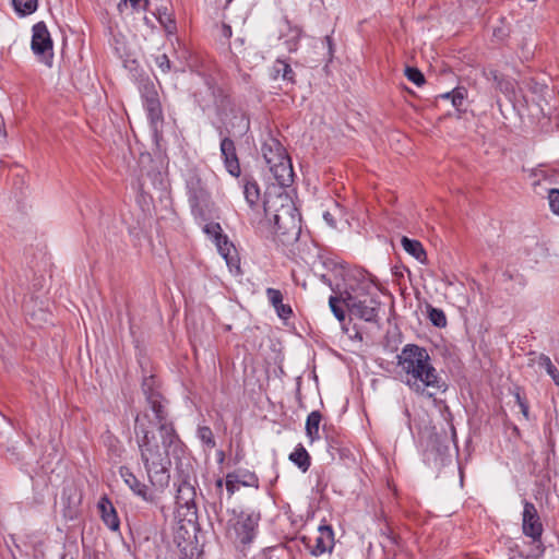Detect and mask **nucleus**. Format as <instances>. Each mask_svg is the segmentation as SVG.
<instances>
[{
  "label": "nucleus",
  "instance_id": "obj_1",
  "mask_svg": "<svg viewBox=\"0 0 559 559\" xmlns=\"http://www.w3.org/2000/svg\"><path fill=\"white\" fill-rule=\"evenodd\" d=\"M152 424L147 413L138 414L134 419V433L148 481L156 490L162 491L170 481V456L179 459L186 447L175 428L163 426L155 433L151 429Z\"/></svg>",
  "mask_w": 559,
  "mask_h": 559
},
{
  "label": "nucleus",
  "instance_id": "obj_2",
  "mask_svg": "<svg viewBox=\"0 0 559 559\" xmlns=\"http://www.w3.org/2000/svg\"><path fill=\"white\" fill-rule=\"evenodd\" d=\"M402 382L417 395L433 397L448 385L432 364L428 350L417 344H406L396 356Z\"/></svg>",
  "mask_w": 559,
  "mask_h": 559
},
{
  "label": "nucleus",
  "instance_id": "obj_3",
  "mask_svg": "<svg viewBox=\"0 0 559 559\" xmlns=\"http://www.w3.org/2000/svg\"><path fill=\"white\" fill-rule=\"evenodd\" d=\"M206 94L213 99L223 126L217 128L219 136L241 138L250 129V119L243 107L235 103L211 76L205 78Z\"/></svg>",
  "mask_w": 559,
  "mask_h": 559
},
{
  "label": "nucleus",
  "instance_id": "obj_4",
  "mask_svg": "<svg viewBox=\"0 0 559 559\" xmlns=\"http://www.w3.org/2000/svg\"><path fill=\"white\" fill-rule=\"evenodd\" d=\"M343 302L350 318L378 323L381 301L371 282L362 280L348 285L343 292Z\"/></svg>",
  "mask_w": 559,
  "mask_h": 559
},
{
  "label": "nucleus",
  "instance_id": "obj_5",
  "mask_svg": "<svg viewBox=\"0 0 559 559\" xmlns=\"http://www.w3.org/2000/svg\"><path fill=\"white\" fill-rule=\"evenodd\" d=\"M276 203H280V206L275 207L273 214V234L282 243H292L298 240L301 233L300 213L287 195H278L274 201L270 199L263 201L266 217Z\"/></svg>",
  "mask_w": 559,
  "mask_h": 559
},
{
  "label": "nucleus",
  "instance_id": "obj_6",
  "mask_svg": "<svg viewBox=\"0 0 559 559\" xmlns=\"http://www.w3.org/2000/svg\"><path fill=\"white\" fill-rule=\"evenodd\" d=\"M186 189L191 213L195 218L206 219L211 194L200 175L192 170L186 178Z\"/></svg>",
  "mask_w": 559,
  "mask_h": 559
},
{
  "label": "nucleus",
  "instance_id": "obj_7",
  "mask_svg": "<svg viewBox=\"0 0 559 559\" xmlns=\"http://www.w3.org/2000/svg\"><path fill=\"white\" fill-rule=\"evenodd\" d=\"M522 530L525 536L532 538L531 548L526 557L537 558L540 557L544 551V545L542 543V534L544 532L540 518L534 503L525 500L522 513Z\"/></svg>",
  "mask_w": 559,
  "mask_h": 559
},
{
  "label": "nucleus",
  "instance_id": "obj_8",
  "mask_svg": "<svg viewBox=\"0 0 559 559\" xmlns=\"http://www.w3.org/2000/svg\"><path fill=\"white\" fill-rule=\"evenodd\" d=\"M155 385L156 380L153 376L143 379L142 391L150 409L154 414V424L157 427V432H159L163 426H169L170 428H175V426L173 421L168 419V401L155 389Z\"/></svg>",
  "mask_w": 559,
  "mask_h": 559
},
{
  "label": "nucleus",
  "instance_id": "obj_9",
  "mask_svg": "<svg viewBox=\"0 0 559 559\" xmlns=\"http://www.w3.org/2000/svg\"><path fill=\"white\" fill-rule=\"evenodd\" d=\"M31 48L34 55L46 66H51L53 59V44L45 22H37L32 28Z\"/></svg>",
  "mask_w": 559,
  "mask_h": 559
},
{
  "label": "nucleus",
  "instance_id": "obj_10",
  "mask_svg": "<svg viewBox=\"0 0 559 559\" xmlns=\"http://www.w3.org/2000/svg\"><path fill=\"white\" fill-rule=\"evenodd\" d=\"M259 521L260 513H248L242 511L237 515L236 521L231 524V527L234 530L236 540L242 547H246L253 542L257 535Z\"/></svg>",
  "mask_w": 559,
  "mask_h": 559
},
{
  "label": "nucleus",
  "instance_id": "obj_11",
  "mask_svg": "<svg viewBox=\"0 0 559 559\" xmlns=\"http://www.w3.org/2000/svg\"><path fill=\"white\" fill-rule=\"evenodd\" d=\"M301 543L310 555L314 557L322 556L325 552H332L334 547V532L331 525H320L318 534L314 537L302 536Z\"/></svg>",
  "mask_w": 559,
  "mask_h": 559
},
{
  "label": "nucleus",
  "instance_id": "obj_12",
  "mask_svg": "<svg viewBox=\"0 0 559 559\" xmlns=\"http://www.w3.org/2000/svg\"><path fill=\"white\" fill-rule=\"evenodd\" d=\"M219 151L228 174L239 177L241 169L234 140L228 135L221 136Z\"/></svg>",
  "mask_w": 559,
  "mask_h": 559
},
{
  "label": "nucleus",
  "instance_id": "obj_13",
  "mask_svg": "<svg viewBox=\"0 0 559 559\" xmlns=\"http://www.w3.org/2000/svg\"><path fill=\"white\" fill-rule=\"evenodd\" d=\"M119 475L134 495L145 501L154 500V497L148 487L142 483L128 466H120Z\"/></svg>",
  "mask_w": 559,
  "mask_h": 559
},
{
  "label": "nucleus",
  "instance_id": "obj_14",
  "mask_svg": "<svg viewBox=\"0 0 559 559\" xmlns=\"http://www.w3.org/2000/svg\"><path fill=\"white\" fill-rule=\"evenodd\" d=\"M261 152L269 168L289 157L280 141L274 138H269L262 144Z\"/></svg>",
  "mask_w": 559,
  "mask_h": 559
},
{
  "label": "nucleus",
  "instance_id": "obj_15",
  "mask_svg": "<svg viewBox=\"0 0 559 559\" xmlns=\"http://www.w3.org/2000/svg\"><path fill=\"white\" fill-rule=\"evenodd\" d=\"M189 476L183 477L177 488L176 503L179 508L195 509L197 491Z\"/></svg>",
  "mask_w": 559,
  "mask_h": 559
},
{
  "label": "nucleus",
  "instance_id": "obj_16",
  "mask_svg": "<svg viewBox=\"0 0 559 559\" xmlns=\"http://www.w3.org/2000/svg\"><path fill=\"white\" fill-rule=\"evenodd\" d=\"M98 510L100 518L106 526L111 531H118L120 527V521L117 511L107 496H103L98 501Z\"/></svg>",
  "mask_w": 559,
  "mask_h": 559
},
{
  "label": "nucleus",
  "instance_id": "obj_17",
  "mask_svg": "<svg viewBox=\"0 0 559 559\" xmlns=\"http://www.w3.org/2000/svg\"><path fill=\"white\" fill-rule=\"evenodd\" d=\"M215 246L219 252V254L225 259L228 267L230 270L236 269L240 270V259L234 243L228 239L227 235H225V242L223 239L215 242Z\"/></svg>",
  "mask_w": 559,
  "mask_h": 559
},
{
  "label": "nucleus",
  "instance_id": "obj_18",
  "mask_svg": "<svg viewBox=\"0 0 559 559\" xmlns=\"http://www.w3.org/2000/svg\"><path fill=\"white\" fill-rule=\"evenodd\" d=\"M269 169L272 173L278 186L289 187L293 183L294 170L289 157L276 164V166L270 167Z\"/></svg>",
  "mask_w": 559,
  "mask_h": 559
},
{
  "label": "nucleus",
  "instance_id": "obj_19",
  "mask_svg": "<svg viewBox=\"0 0 559 559\" xmlns=\"http://www.w3.org/2000/svg\"><path fill=\"white\" fill-rule=\"evenodd\" d=\"M272 78H281L287 84L294 85L296 83V73L292 66L285 59H276L272 67Z\"/></svg>",
  "mask_w": 559,
  "mask_h": 559
},
{
  "label": "nucleus",
  "instance_id": "obj_20",
  "mask_svg": "<svg viewBox=\"0 0 559 559\" xmlns=\"http://www.w3.org/2000/svg\"><path fill=\"white\" fill-rule=\"evenodd\" d=\"M403 249L420 263H426L427 253L420 241L403 236L401 239Z\"/></svg>",
  "mask_w": 559,
  "mask_h": 559
},
{
  "label": "nucleus",
  "instance_id": "obj_21",
  "mask_svg": "<svg viewBox=\"0 0 559 559\" xmlns=\"http://www.w3.org/2000/svg\"><path fill=\"white\" fill-rule=\"evenodd\" d=\"M143 106L146 110L147 119L150 120L151 124L156 126L163 121L164 116L159 97L144 102Z\"/></svg>",
  "mask_w": 559,
  "mask_h": 559
},
{
  "label": "nucleus",
  "instance_id": "obj_22",
  "mask_svg": "<svg viewBox=\"0 0 559 559\" xmlns=\"http://www.w3.org/2000/svg\"><path fill=\"white\" fill-rule=\"evenodd\" d=\"M289 460L304 473L307 472L311 465V457L302 444L296 447L294 452L289 454Z\"/></svg>",
  "mask_w": 559,
  "mask_h": 559
},
{
  "label": "nucleus",
  "instance_id": "obj_23",
  "mask_svg": "<svg viewBox=\"0 0 559 559\" xmlns=\"http://www.w3.org/2000/svg\"><path fill=\"white\" fill-rule=\"evenodd\" d=\"M322 415L319 411L311 412L306 421V433L311 441L319 439V426Z\"/></svg>",
  "mask_w": 559,
  "mask_h": 559
},
{
  "label": "nucleus",
  "instance_id": "obj_24",
  "mask_svg": "<svg viewBox=\"0 0 559 559\" xmlns=\"http://www.w3.org/2000/svg\"><path fill=\"white\" fill-rule=\"evenodd\" d=\"M243 194L250 207H253L260 201V188L254 180L245 179Z\"/></svg>",
  "mask_w": 559,
  "mask_h": 559
},
{
  "label": "nucleus",
  "instance_id": "obj_25",
  "mask_svg": "<svg viewBox=\"0 0 559 559\" xmlns=\"http://www.w3.org/2000/svg\"><path fill=\"white\" fill-rule=\"evenodd\" d=\"M329 306L334 317L343 323L346 319V307L343 302V292L338 296H330Z\"/></svg>",
  "mask_w": 559,
  "mask_h": 559
},
{
  "label": "nucleus",
  "instance_id": "obj_26",
  "mask_svg": "<svg viewBox=\"0 0 559 559\" xmlns=\"http://www.w3.org/2000/svg\"><path fill=\"white\" fill-rule=\"evenodd\" d=\"M14 10L22 16L34 13L38 8V0H12Z\"/></svg>",
  "mask_w": 559,
  "mask_h": 559
},
{
  "label": "nucleus",
  "instance_id": "obj_27",
  "mask_svg": "<svg viewBox=\"0 0 559 559\" xmlns=\"http://www.w3.org/2000/svg\"><path fill=\"white\" fill-rule=\"evenodd\" d=\"M80 502L81 497H79L76 500L72 497L67 498V504L64 506L62 510L63 518L66 520L73 521L79 518L80 515Z\"/></svg>",
  "mask_w": 559,
  "mask_h": 559
},
{
  "label": "nucleus",
  "instance_id": "obj_28",
  "mask_svg": "<svg viewBox=\"0 0 559 559\" xmlns=\"http://www.w3.org/2000/svg\"><path fill=\"white\" fill-rule=\"evenodd\" d=\"M139 90L143 103L159 97L155 84L148 78L140 81Z\"/></svg>",
  "mask_w": 559,
  "mask_h": 559
},
{
  "label": "nucleus",
  "instance_id": "obj_29",
  "mask_svg": "<svg viewBox=\"0 0 559 559\" xmlns=\"http://www.w3.org/2000/svg\"><path fill=\"white\" fill-rule=\"evenodd\" d=\"M156 17L167 34H174L177 31L176 22L166 8L163 11L158 10Z\"/></svg>",
  "mask_w": 559,
  "mask_h": 559
},
{
  "label": "nucleus",
  "instance_id": "obj_30",
  "mask_svg": "<svg viewBox=\"0 0 559 559\" xmlns=\"http://www.w3.org/2000/svg\"><path fill=\"white\" fill-rule=\"evenodd\" d=\"M203 231L207 235V237L215 243L223 239L225 241V234L218 223L211 222L204 225Z\"/></svg>",
  "mask_w": 559,
  "mask_h": 559
},
{
  "label": "nucleus",
  "instance_id": "obj_31",
  "mask_svg": "<svg viewBox=\"0 0 559 559\" xmlns=\"http://www.w3.org/2000/svg\"><path fill=\"white\" fill-rule=\"evenodd\" d=\"M428 318L437 328H444L448 323L443 310L432 306H428Z\"/></svg>",
  "mask_w": 559,
  "mask_h": 559
},
{
  "label": "nucleus",
  "instance_id": "obj_32",
  "mask_svg": "<svg viewBox=\"0 0 559 559\" xmlns=\"http://www.w3.org/2000/svg\"><path fill=\"white\" fill-rule=\"evenodd\" d=\"M198 438L210 449H213L216 447V442H215L212 429L207 426L199 427Z\"/></svg>",
  "mask_w": 559,
  "mask_h": 559
},
{
  "label": "nucleus",
  "instance_id": "obj_33",
  "mask_svg": "<svg viewBox=\"0 0 559 559\" xmlns=\"http://www.w3.org/2000/svg\"><path fill=\"white\" fill-rule=\"evenodd\" d=\"M237 476V483L246 487L259 488V478L252 472H243Z\"/></svg>",
  "mask_w": 559,
  "mask_h": 559
},
{
  "label": "nucleus",
  "instance_id": "obj_34",
  "mask_svg": "<svg viewBox=\"0 0 559 559\" xmlns=\"http://www.w3.org/2000/svg\"><path fill=\"white\" fill-rule=\"evenodd\" d=\"M405 75L411 82H413L417 86H421L425 83V76L423 72L417 68L406 67Z\"/></svg>",
  "mask_w": 559,
  "mask_h": 559
},
{
  "label": "nucleus",
  "instance_id": "obj_35",
  "mask_svg": "<svg viewBox=\"0 0 559 559\" xmlns=\"http://www.w3.org/2000/svg\"><path fill=\"white\" fill-rule=\"evenodd\" d=\"M128 3H130L134 10H147L148 0H120L118 3V10L120 13L123 12V9L127 8Z\"/></svg>",
  "mask_w": 559,
  "mask_h": 559
},
{
  "label": "nucleus",
  "instance_id": "obj_36",
  "mask_svg": "<svg viewBox=\"0 0 559 559\" xmlns=\"http://www.w3.org/2000/svg\"><path fill=\"white\" fill-rule=\"evenodd\" d=\"M154 61L162 73H169L171 71L173 64L166 53L155 56Z\"/></svg>",
  "mask_w": 559,
  "mask_h": 559
},
{
  "label": "nucleus",
  "instance_id": "obj_37",
  "mask_svg": "<svg viewBox=\"0 0 559 559\" xmlns=\"http://www.w3.org/2000/svg\"><path fill=\"white\" fill-rule=\"evenodd\" d=\"M322 49L325 50V61L326 63L331 62L334 56V44L333 39L330 35H326L321 40Z\"/></svg>",
  "mask_w": 559,
  "mask_h": 559
},
{
  "label": "nucleus",
  "instance_id": "obj_38",
  "mask_svg": "<svg viewBox=\"0 0 559 559\" xmlns=\"http://www.w3.org/2000/svg\"><path fill=\"white\" fill-rule=\"evenodd\" d=\"M269 302L276 308L280 304L283 302V294L280 289L269 287L265 290Z\"/></svg>",
  "mask_w": 559,
  "mask_h": 559
},
{
  "label": "nucleus",
  "instance_id": "obj_39",
  "mask_svg": "<svg viewBox=\"0 0 559 559\" xmlns=\"http://www.w3.org/2000/svg\"><path fill=\"white\" fill-rule=\"evenodd\" d=\"M465 94L466 91L463 87H456L452 91L451 103L457 110H460L463 105Z\"/></svg>",
  "mask_w": 559,
  "mask_h": 559
},
{
  "label": "nucleus",
  "instance_id": "obj_40",
  "mask_svg": "<svg viewBox=\"0 0 559 559\" xmlns=\"http://www.w3.org/2000/svg\"><path fill=\"white\" fill-rule=\"evenodd\" d=\"M549 206L552 213L559 215V190L551 189L548 193Z\"/></svg>",
  "mask_w": 559,
  "mask_h": 559
},
{
  "label": "nucleus",
  "instance_id": "obj_41",
  "mask_svg": "<svg viewBox=\"0 0 559 559\" xmlns=\"http://www.w3.org/2000/svg\"><path fill=\"white\" fill-rule=\"evenodd\" d=\"M328 451L333 460L335 459L336 454H338L340 459L345 456L344 449L338 445V442L335 439L328 441Z\"/></svg>",
  "mask_w": 559,
  "mask_h": 559
},
{
  "label": "nucleus",
  "instance_id": "obj_42",
  "mask_svg": "<svg viewBox=\"0 0 559 559\" xmlns=\"http://www.w3.org/2000/svg\"><path fill=\"white\" fill-rule=\"evenodd\" d=\"M381 534L388 539V542L391 545L396 546V547L400 546L401 537L397 534H395L394 531L390 526H385L381 531Z\"/></svg>",
  "mask_w": 559,
  "mask_h": 559
},
{
  "label": "nucleus",
  "instance_id": "obj_43",
  "mask_svg": "<svg viewBox=\"0 0 559 559\" xmlns=\"http://www.w3.org/2000/svg\"><path fill=\"white\" fill-rule=\"evenodd\" d=\"M274 309L277 316L283 320H288L293 316V309L289 305L282 302Z\"/></svg>",
  "mask_w": 559,
  "mask_h": 559
},
{
  "label": "nucleus",
  "instance_id": "obj_44",
  "mask_svg": "<svg viewBox=\"0 0 559 559\" xmlns=\"http://www.w3.org/2000/svg\"><path fill=\"white\" fill-rule=\"evenodd\" d=\"M546 369L548 374L551 377L556 385H559V370L555 365H552L551 360L548 357H545Z\"/></svg>",
  "mask_w": 559,
  "mask_h": 559
},
{
  "label": "nucleus",
  "instance_id": "obj_45",
  "mask_svg": "<svg viewBox=\"0 0 559 559\" xmlns=\"http://www.w3.org/2000/svg\"><path fill=\"white\" fill-rule=\"evenodd\" d=\"M237 483V476L235 474H228L226 476V481H225V486H226V490L228 492V497H231L235 491L237 490V486H236Z\"/></svg>",
  "mask_w": 559,
  "mask_h": 559
},
{
  "label": "nucleus",
  "instance_id": "obj_46",
  "mask_svg": "<svg viewBox=\"0 0 559 559\" xmlns=\"http://www.w3.org/2000/svg\"><path fill=\"white\" fill-rule=\"evenodd\" d=\"M195 103L201 107L202 111H205L211 106V100L206 99L202 92L194 93Z\"/></svg>",
  "mask_w": 559,
  "mask_h": 559
},
{
  "label": "nucleus",
  "instance_id": "obj_47",
  "mask_svg": "<svg viewBox=\"0 0 559 559\" xmlns=\"http://www.w3.org/2000/svg\"><path fill=\"white\" fill-rule=\"evenodd\" d=\"M516 401H518V404L521 408V412L523 414V416L528 419V405L527 403L521 397V395L518 393L516 394Z\"/></svg>",
  "mask_w": 559,
  "mask_h": 559
},
{
  "label": "nucleus",
  "instance_id": "obj_48",
  "mask_svg": "<svg viewBox=\"0 0 559 559\" xmlns=\"http://www.w3.org/2000/svg\"><path fill=\"white\" fill-rule=\"evenodd\" d=\"M323 218L324 221L332 227H335L336 226V221L334 218V216L330 213V212H324L323 213Z\"/></svg>",
  "mask_w": 559,
  "mask_h": 559
},
{
  "label": "nucleus",
  "instance_id": "obj_49",
  "mask_svg": "<svg viewBox=\"0 0 559 559\" xmlns=\"http://www.w3.org/2000/svg\"><path fill=\"white\" fill-rule=\"evenodd\" d=\"M231 34H233L231 26H230V25H228V24H223V25H222V35H223L225 38H230V37H231Z\"/></svg>",
  "mask_w": 559,
  "mask_h": 559
},
{
  "label": "nucleus",
  "instance_id": "obj_50",
  "mask_svg": "<svg viewBox=\"0 0 559 559\" xmlns=\"http://www.w3.org/2000/svg\"><path fill=\"white\" fill-rule=\"evenodd\" d=\"M449 428H450V431H451V441L453 442L454 447L457 449L455 427L453 426L452 423H449Z\"/></svg>",
  "mask_w": 559,
  "mask_h": 559
},
{
  "label": "nucleus",
  "instance_id": "obj_51",
  "mask_svg": "<svg viewBox=\"0 0 559 559\" xmlns=\"http://www.w3.org/2000/svg\"><path fill=\"white\" fill-rule=\"evenodd\" d=\"M223 486H224V480L222 478L216 479L215 487H216L219 496H222V493H223Z\"/></svg>",
  "mask_w": 559,
  "mask_h": 559
},
{
  "label": "nucleus",
  "instance_id": "obj_52",
  "mask_svg": "<svg viewBox=\"0 0 559 559\" xmlns=\"http://www.w3.org/2000/svg\"><path fill=\"white\" fill-rule=\"evenodd\" d=\"M489 73L492 76L493 81L501 85L502 79L500 78L499 73L495 70H491Z\"/></svg>",
  "mask_w": 559,
  "mask_h": 559
},
{
  "label": "nucleus",
  "instance_id": "obj_53",
  "mask_svg": "<svg viewBox=\"0 0 559 559\" xmlns=\"http://www.w3.org/2000/svg\"><path fill=\"white\" fill-rule=\"evenodd\" d=\"M451 94H452V91L441 94L439 97L444 98V99H451Z\"/></svg>",
  "mask_w": 559,
  "mask_h": 559
},
{
  "label": "nucleus",
  "instance_id": "obj_54",
  "mask_svg": "<svg viewBox=\"0 0 559 559\" xmlns=\"http://www.w3.org/2000/svg\"><path fill=\"white\" fill-rule=\"evenodd\" d=\"M24 309L26 310L27 313L31 312V305H29V301H25L24 305H23Z\"/></svg>",
  "mask_w": 559,
  "mask_h": 559
},
{
  "label": "nucleus",
  "instance_id": "obj_55",
  "mask_svg": "<svg viewBox=\"0 0 559 559\" xmlns=\"http://www.w3.org/2000/svg\"><path fill=\"white\" fill-rule=\"evenodd\" d=\"M181 554L182 556L179 559H192V555L189 556L186 551H182Z\"/></svg>",
  "mask_w": 559,
  "mask_h": 559
},
{
  "label": "nucleus",
  "instance_id": "obj_56",
  "mask_svg": "<svg viewBox=\"0 0 559 559\" xmlns=\"http://www.w3.org/2000/svg\"><path fill=\"white\" fill-rule=\"evenodd\" d=\"M236 41H238V44H240V45H243V39L242 38H238Z\"/></svg>",
  "mask_w": 559,
  "mask_h": 559
},
{
  "label": "nucleus",
  "instance_id": "obj_57",
  "mask_svg": "<svg viewBox=\"0 0 559 559\" xmlns=\"http://www.w3.org/2000/svg\"><path fill=\"white\" fill-rule=\"evenodd\" d=\"M322 278H323V281H324V282H329V283H330V281H329V280H326V276H325V275H322Z\"/></svg>",
  "mask_w": 559,
  "mask_h": 559
}]
</instances>
